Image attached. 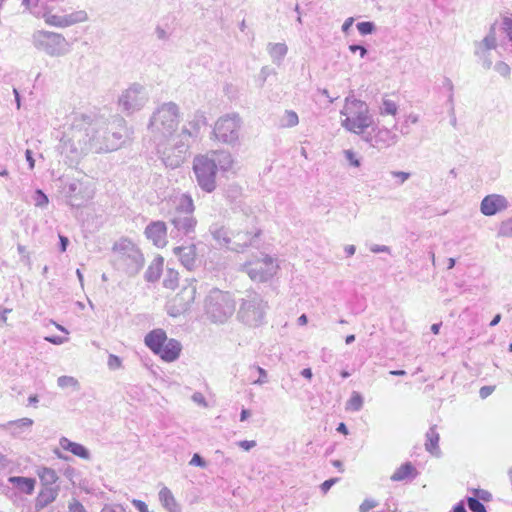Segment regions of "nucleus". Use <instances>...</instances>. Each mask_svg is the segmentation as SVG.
Instances as JSON below:
<instances>
[{
    "label": "nucleus",
    "mask_w": 512,
    "mask_h": 512,
    "mask_svg": "<svg viewBox=\"0 0 512 512\" xmlns=\"http://www.w3.org/2000/svg\"><path fill=\"white\" fill-rule=\"evenodd\" d=\"M495 71L504 78H508L511 73L510 66L503 61H499L494 65Z\"/></svg>",
    "instance_id": "obj_46"
},
{
    "label": "nucleus",
    "mask_w": 512,
    "mask_h": 512,
    "mask_svg": "<svg viewBox=\"0 0 512 512\" xmlns=\"http://www.w3.org/2000/svg\"><path fill=\"white\" fill-rule=\"evenodd\" d=\"M357 29L361 35L371 34L375 30V24L370 21L359 22Z\"/></svg>",
    "instance_id": "obj_47"
},
{
    "label": "nucleus",
    "mask_w": 512,
    "mask_h": 512,
    "mask_svg": "<svg viewBox=\"0 0 512 512\" xmlns=\"http://www.w3.org/2000/svg\"><path fill=\"white\" fill-rule=\"evenodd\" d=\"M503 25H504V30L507 32V34H512V19L505 18Z\"/></svg>",
    "instance_id": "obj_64"
},
{
    "label": "nucleus",
    "mask_w": 512,
    "mask_h": 512,
    "mask_svg": "<svg viewBox=\"0 0 512 512\" xmlns=\"http://www.w3.org/2000/svg\"><path fill=\"white\" fill-rule=\"evenodd\" d=\"M180 108L175 102H164L152 113L148 131L153 141H165L176 136L175 132L180 123Z\"/></svg>",
    "instance_id": "obj_2"
},
{
    "label": "nucleus",
    "mask_w": 512,
    "mask_h": 512,
    "mask_svg": "<svg viewBox=\"0 0 512 512\" xmlns=\"http://www.w3.org/2000/svg\"><path fill=\"white\" fill-rule=\"evenodd\" d=\"M59 444L63 450L69 451L75 456H78L85 460L90 459L89 450L82 444L73 442L66 437H61L59 440Z\"/></svg>",
    "instance_id": "obj_28"
},
{
    "label": "nucleus",
    "mask_w": 512,
    "mask_h": 512,
    "mask_svg": "<svg viewBox=\"0 0 512 512\" xmlns=\"http://www.w3.org/2000/svg\"><path fill=\"white\" fill-rule=\"evenodd\" d=\"M194 211L195 205L190 194L182 193L175 197L174 209L169 214V222L173 226L171 233L175 232L177 236L191 237L197 226Z\"/></svg>",
    "instance_id": "obj_4"
},
{
    "label": "nucleus",
    "mask_w": 512,
    "mask_h": 512,
    "mask_svg": "<svg viewBox=\"0 0 512 512\" xmlns=\"http://www.w3.org/2000/svg\"><path fill=\"white\" fill-rule=\"evenodd\" d=\"M239 447H241L245 451H249L250 449L256 446V441L254 440H242L238 443Z\"/></svg>",
    "instance_id": "obj_59"
},
{
    "label": "nucleus",
    "mask_w": 512,
    "mask_h": 512,
    "mask_svg": "<svg viewBox=\"0 0 512 512\" xmlns=\"http://www.w3.org/2000/svg\"><path fill=\"white\" fill-rule=\"evenodd\" d=\"M8 482L27 495H32L36 486V480L30 477L10 476Z\"/></svg>",
    "instance_id": "obj_30"
},
{
    "label": "nucleus",
    "mask_w": 512,
    "mask_h": 512,
    "mask_svg": "<svg viewBox=\"0 0 512 512\" xmlns=\"http://www.w3.org/2000/svg\"><path fill=\"white\" fill-rule=\"evenodd\" d=\"M207 125V118L204 111L197 110L187 121L178 134L182 139L189 142L191 138L195 139L200 135L201 129Z\"/></svg>",
    "instance_id": "obj_18"
},
{
    "label": "nucleus",
    "mask_w": 512,
    "mask_h": 512,
    "mask_svg": "<svg viewBox=\"0 0 512 512\" xmlns=\"http://www.w3.org/2000/svg\"><path fill=\"white\" fill-rule=\"evenodd\" d=\"M344 155L352 166L359 167L361 165L360 160L356 157V154L352 150H345Z\"/></svg>",
    "instance_id": "obj_52"
},
{
    "label": "nucleus",
    "mask_w": 512,
    "mask_h": 512,
    "mask_svg": "<svg viewBox=\"0 0 512 512\" xmlns=\"http://www.w3.org/2000/svg\"><path fill=\"white\" fill-rule=\"evenodd\" d=\"M474 46V54L481 61L482 67L485 70L491 69L493 65L491 50L496 49L497 47L495 27L491 26L489 33L483 38V40L475 42Z\"/></svg>",
    "instance_id": "obj_17"
},
{
    "label": "nucleus",
    "mask_w": 512,
    "mask_h": 512,
    "mask_svg": "<svg viewBox=\"0 0 512 512\" xmlns=\"http://www.w3.org/2000/svg\"><path fill=\"white\" fill-rule=\"evenodd\" d=\"M340 114L345 117L341 121V126L357 135L363 134L373 123V116L368 104L356 99L353 95L345 98Z\"/></svg>",
    "instance_id": "obj_3"
},
{
    "label": "nucleus",
    "mask_w": 512,
    "mask_h": 512,
    "mask_svg": "<svg viewBox=\"0 0 512 512\" xmlns=\"http://www.w3.org/2000/svg\"><path fill=\"white\" fill-rule=\"evenodd\" d=\"M257 372L259 373L258 379L254 380L252 384L254 385H263L268 382V376L265 369L262 367L257 366L256 367Z\"/></svg>",
    "instance_id": "obj_49"
},
{
    "label": "nucleus",
    "mask_w": 512,
    "mask_h": 512,
    "mask_svg": "<svg viewBox=\"0 0 512 512\" xmlns=\"http://www.w3.org/2000/svg\"><path fill=\"white\" fill-rule=\"evenodd\" d=\"M509 202L506 197L500 194L485 196L480 204V211L485 216H493L508 208Z\"/></svg>",
    "instance_id": "obj_20"
},
{
    "label": "nucleus",
    "mask_w": 512,
    "mask_h": 512,
    "mask_svg": "<svg viewBox=\"0 0 512 512\" xmlns=\"http://www.w3.org/2000/svg\"><path fill=\"white\" fill-rule=\"evenodd\" d=\"M127 136L125 120L113 116L111 120L97 114H75L62 137L63 152L72 160L90 151L96 153L117 150Z\"/></svg>",
    "instance_id": "obj_1"
},
{
    "label": "nucleus",
    "mask_w": 512,
    "mask_h": 512,
    "mask_svg": "<svg viewBox=\"0 0 512 512\" xmlns=\"http://www.w3.org/2000/svg\"><path fill=\"white\" fill-rule=\"evenodd\" d=\"M37 475L43 487H54L53 484L59 479L56 471L49 467H41L37 470Z\"/></svg>",
    "instance_id": "obj_34"
},
{
    "label": "nucleus",
    "mask_w": 512,
    "mask_h": 512,
    "mask_svg": "<svg viewBox=\"0 0 512 512\" xmlns=\"http://www.w3.org/2000/svg\"><path fill=\"white\" fill-rule=\"evenodd\" d=\"M33 200L37 207H45L48 205L49 202L47 195L40 189L35 191Z\"/></svg>",
    "instance_id": "obj_45"
},
{
    "label": "nucleus",
    "mask_w": 512,
    "mask_h": 512,
    "mask_svg": "<svg viewBox=\"0 0 512 512\" xmlns=\"http://www.w3.org/2000/svg\"><path fill=\"white\" fill-rule=\"evenodd\" d=\"M268 303L258 293H248L241 299L237 319L242 324L256 328L265 323Z\"/></svg>",
    "instance_id": "obj_6"
},
{
    "label": "nucleus",
    "mask_w": 512,
    "mask_h": 512,
    "mask_svg": "<svg viewBox=\"0 0 512 512\" xmlns=\"http://www.w3.org/2000/svg\"><path fill=\"white\" fill-rule=\"evenodd\" d=\"M22 5H24L33 15L44 6L43 0H22Z\"/></svg>",
    "instance_id": "obj_44"
},
{
    "label": "nucleus",
    "mask_w": 512,
    "mask_h": 512,
    "mask_svg": "<svg viewBox=\"0 0 512 512\" xmlns=\"http://www.w3.org/2000/svg\"><path fill=\"white\" fill-rule=\"evenodd\" d=\"M278 268L276 259L266 254L243 265V271L248 274L250 279L259 283L269 281L276 274Z\"/></svg>",
    "instance_id": "obj_13"
},
{
    "label": "nucleus",
    "mask_w": 512,
    "mask_h": 512,
    "mask_svg": "<svg viewBox=\"0 0 512 512\" xmlns=\"http://www.w3.org/2000/svg\"><path fill=\"white\" fill-rule=\"evenodd\" d=\"M498 237L512 238V218L507 219L500 224Z\"/></svg>",
    "instance_id": "obj_42"
},
{
    "label": "nucleus",
    "mask_w": 512,
    "mask_h": 512,
    "mask_svg": "<svg viewBox=\"0 0 512 512\" xmlns=\"http://www.w3.org/2000/svg\"><path fill=\"white\" fill-rule=\"evenodd\" d=\"M495 390V387L494 386H483L480 388L479 390V396L482 398V399H485L487 398L488 396H490Z\"/></svg>",
    "instance_id": "obj_57"
},
{
    "label": "nucleus",
    "mask_w": 512,
    "mask_h": 512,
    "mask_svg": "<svg viewBox=\"0 0 512 512\" xmlns=\"http://www.w3.org/2000/svg\"><path fill=\"white\" fill-rule=\"evenodd\" d=\"M173 253L178 257L182 265L187 270H192L196 264V248L191 244L188 246H177L173 249Z\"/></svg>",
    "instance_id": "obj_24"
},
{
    "label": "nucleus",
    "mask_w": 512,
    "mask_h": 512,
    "mask_svg": "<svg viewBox=\"0 0 512 512\" xmlns=\"http://www.w3.org/2000/svg\"><path fill=\"white\" fill-rule=\"evenodd\" d=\"M163 164L171 169L180 167L186 160L190 144L179 135L165 141H154Z\"/></svg>",
    "instance_id": "obj_7"
},
{
    "label": "nucleus",
    "mask_w": 512,
    "mask_h": 512,
    "mask_svg": "<svg viewBox=\"0 0 512 512\" xmlns=\"http://www.w3.org/2000/svg\"><path fill=\"white\" fill-rule=\"evenodd\" d=\"M272 69H270L269 67L265 66V67H262L261 71H260V78L262 80V84L267 80L268 76L272 73Z\"/></svg>",
    "instance_id": "obj_63"
},
{
    "label": "nucleus",
    "mask_w": 512,
    "mask_h": 512,
    "mask_svg": "<svg viewBox=\"0 0 512 512\" xmlns=\"http://www.w3.org/2000/svg\"><path fill=\"white\" fill-rule=\"evenodd\" d=\"M57 384L60 388L72 387L76 390L79 389L78 380L72 376H66V375L60 376L57 379Z\"/></svg>",
    "instance_id": "obj_41"
},
{
    "label": "nucleus",
    "mask_w": 512,
    "mask_h": 512,
    "mask_svg": "<svg viewBox=\"0 0 512 512\" xmlns=\"http://www.w3.org/2000/svg\"><path fill=\"white\" fill-rule=\"evenodd\" d=\"M155 33H156V36L158 39L160 40H167L169 35L168 33L166 32L165 29H163L162 27L158 26L155 30Z\"/></svg>",
    "instance_id": "obj_62"
},
{
    "label": "nucleus",
    "mask_w": 512,
    "mask_h": 512,
    "mask_svg": "<svg viewBox=\"0 0 512 512\" xmlns=\"http://www.w3.org/2000/svg\"><path fill=\"white\" fill-rule=\"evenodd\" d=\"M146 237L152 243L162 248L167 244V226L163 221H153L145 228Z\"/></svg>",
    "instance_id": "obj_21"
},
{
    "label": "nucleus",
    "mask_w": 512,
    "mask_h": 512,
    "mask_svg": "<svg viewBox=\"0 0 512 512\" xmlns=\"http://www.w3.org/2000/svg\"><path fill=\"white\" fill-rule=\"evenodd\" d=\"M439 434L436 431V427H430L429 430L426 433V443L425 448L428 452H430L433 455L439 454Z\"/></svg>",
    "instance_id": "obj_35"
},
{
    "label": "nucleus",
    "mask_w": 512,
    "mask_h": 512,
    "mask_svg": "<svg viewBox=\"0 0 512 512\" xmlns=\"http://www.w3.org/2000/svg\"><path fill=\"white\" fill-rule=\"evenodd\" d=\"M338 481L337 478H331V479H328L326 481H324L322 484H321V490L323 493H327L329 491V489Z\"/></svg>",
    "instance_id": "obj_60"
},
{
    "label": "nucleus",
    "mask_w": 512,
    "mask_h": 512,
    "mask_svg": "<svg viewBox=\"0 0 512 512\" xmlns=\"http://www.w3.org/2000/svg\"><path fill=\"white\" fill-rule=\"evenodd\" d=\"M391 175L395 178H398L400 184H403L404 182H406L411 176V174L409 172H404V171H392Z\"/></svg>",
    "instance_id": "obj_53"
},
{
    "label": "nucleus",
    "mask_w": 512,
    "mask_h": 512,
    "mask_svg": "<svg viewBox=\"0 0 512 512\" xmlns=\"http://www.w3.org/2000/svg\"><path fill=\"white\" fill-rule=\"evenodd\" d=\"M192 281L171 299L167 304V313L172 317H178L189 310L191 304L195 300L196 286Z\"/></svg>",
    "instance_id": "obj_16"
},
{
    "label": "nucleus",
    "mask_w": 512,
    "mask_h": 512,
    "mask_svg": "<svg viewBox=\"0 0 512 512\" xmlns=\"http://www.w3.org/2000/svg\"><path fill=\"white\" fill-rule=\"evenodd\" d=\"M363 407V397L360 393L354 391L347 402V409L352 411H360Z\"/></svg>",
    "instance_id": "obj_40"
},
{
    "label": "nucleus",
    "mask_w": 512,
    "mask_h": 512,
    "mask_svg": "<svg viewBox=\"0 0 512 512\" xmlns=\"http://www.w3.org/2000/svg\"><path fill=\"white\" fill-rule=\"evenodd\" d=\"M37 18H43L45 23L50 26L65 28L77 23L88 20V14L84 10H79L66 15L52 14L46 6H43L34 14Z\"/></svg>",
    "instance_id": "obj_15"
},
{
    "label": "nucleus",
    "mask_w": 512,
    "mask_h": 512,
    "mask_svg": "<svg viewBox=\"0 0 512 512\" xmlns=\"http://www.w3.org/2000/svg\"><path fill=\"white\" fill-rule=\"evenodd\" d=\"M162 349L163 350L158 351L157 355H159L163 360L167 362H172L179 357L181 352V344L175 339H167L163 344Z\"/></svg>",
    "instance_id": "obj_26"
},
{
    "label": "nucleus",
    "mask_w": 512,
    "mask_h": 512,
    "mask_svg": "<svg viewBox=\"0 0 512 512\" xmlns=\"http://www.w3.org/2000/svg\"><path fill=\"white\" fill-rule=\"evenodd\" d=\"M115 262L128 275H136L144 265V257L136 245L128 239H121L113 246Z\"/></svg>",
    "instance_id": "obj_8"
},
{
    "label": "nucleus",
    "mask_w": 512,
    "mask_h": 512,
    "mask_svg": "<svg viewBox=\"0 0 512 512\" xmlns=\"http://www.w3.org/2000/svg\"><path fill=\"white\" fill-rule=\"evenodd\" d=\"M32 42L36 49L43 51L51 57L63 56L70 51L66 38L55 32L36 31L32 36Z\"/></svg>",
    "instance_id": "obj_9"
},
{
    "label": "nucleus",
    "mask_w": 512,
    "mask_h": 512,
    "mask_svg": "<svg viewBox=\"0 0 512 512\" xmlns=\"http://www.w3.org/2000/svg\"><path fill=\"white\" fill-rule=\"evenodd\" d=\"M242 119L238 113H228L217 119L213 127L214 137L225 144H235L239 139Z\"/></svg>",
    "instance_id": "obj_11"
},
{
    "label": "nucleus",
    "mask_w": 512,
    "mask_h": 512,
    "mask_svg": "<svg viewBox=\"0 0 512 512\" xmlns=\"http://www.w3.org/2000/svg\"><path fill=\"white\" fill-rule=\"evenodd\" d=\"M59 491L60 488L58 486L42 487L35 500V509L37 511H41L54 502L59 495Z\"/></svg>",
    "instance_id": "obj_25"
},
{
    "label": "nucleus",
    "mask_w": 512,
    "mask_h": 512,
    "mask_svg": "<svg viewBox=\"0 0 512 512\" xmlns=\"http://www.w3.org/2000/svg\"><path fill=\"white\" fill-rule=\"evenodd\" d=\"M209 231L219 246L230 247L231 237H229L228 230L224 226L213 224Z\"/></svg>",
    "instance_id": "obj_33"
},
{
    "label": "nucleus",
    "mask_w": 512,
    "mask_h": 512,
    "mask_svg": "<svg viewBox=\"0 0 512 512\" xmlns=\"http://www.w3.org/2000/svg\"><path fill=\"white\" fill-rule=\"evenodd\" d=\"M288 48L284 43H269L268 44V53L272 58L273 62L276 64H280L282 59L287 54Z\"/></svg>",
    "instance_id": "obj_36"
},
{
    "label": "nucleus",
    "mask_w": 512,
    "mask_h": 512,
    "mask_svg": "<svg viewBox=\"0 0 512 512\" xmlns=\"http://www.w3.org/2000/svg\"><path fill=\"white\" fill-rule=\"evenodd\" d=\"M467 506L471 512H487L485 506L476 497H468Z\"/></svg>",
    "instance_id": "obj_43"
},
{
    "label": "nucleus",
    "mask_w": 512,
    "mask_h": 512,
    "mask_svg": "<svg viewBox=\"0 0 512 512\" xmlns=\"http://www.w3.org/2000/svg\"><path fill=\"white\" fill-rule=\"evenodd\" d=\"M474 494L477 499L483 500V501H490L492 498V495L490 492L482 489L474 490Z\"/></svg>",
    "instance_id": "obj_54"
},
{
    "label": "nucleus",
    "mask_w": 512,
    "mask_h": 512,
    "mask_svg": "<svg viewBox=\"0 0 512 512\" xmlns=\"http://www.w3.org/2000/svg\"><path fill=\"white\" fill-rule=\"evenodd\" d=\"M418 472L411 462H406L398 467L391 475L390 479L394 482H402L413 480L417 477Z\"/></svg>",
    "instance_id": "obj_27"
},
{
    "label": "nucleus",
    "mask_w": 512,
    "mask_h": 512,
    "mask_svg": "<svg viewBox=\"0 0 512 512\" xmlns=\"http://www.w3.org/2000/svg\"><path fill=\"white\" fill-rule=\"evenodd\" d=\"M149 95L145 86L133 83L122 91L118 98V106L127 115L142 110L148 103Z\"/></svg>",
    "instance_id": "obj_12"
},
{
    "label": "nucleus",
    "mask_w": 512,
    "mask_h": 512,
    "mask_svg": "<svg viewBox=\"0 0 512 512\" xmlns=\"http://www.w3.org/2000/svg\"><path fill=\"white\" fill-rule=\"evenodd\" d=\"M260 231L258 229H253L251 231H239L233 235L231 238V243L229 249L240 252L244 248L248 247L252 244L254 238L259 236Z\"/></svg>",
    "instance_id": "obj_23"
},
{
    "label": "nucleus",
    "mask_w": 512,
    "mask_h": 512,
    "mask_svg": "<svg viewBox=\"0 0 512 512\" xmlns=\"http://www.w3.org/2000/svg\"><path fill=\"white\" fill-rule=\"evenodd\" d=\"M163 267V259L156 258L153 262L148 266L145 272V279L149 282H154L159 279Z\"/></svg>",
    "instance_id": "obj_37"
},
{
    "label": "nucleus",
    "mask_w": 512,
    "mask_h": 512,
    "mask_svg": "<svg viewBox=\"0 0 512 512\" xmlns=\"http://www.w3.org/2000/svg\"><path fill=\"white\" fill-rule=\"evenodd\" d=\"M215 163L217 171L222 173L234 172V159L228 151H211L207 153Z\"/></svg>",
    "instance_id": "obj_22"
},
{
    "label": "nucleus",
    "mask_w": 512,
    "mask_h": 512,
    "mask_svg": "<svg viewBox=\"0 0 512 512\" xmlns=\"http://www.w3.org/2000/svg\"><path fill=\"white\" fill-rule=\"evenodd\" d=\"M107 365H108L109 369L116 370L121 367L122 361L118 356H116L114 354H110L108 357Z\"/></svg>",
    "instance_id": "obj_50"
},
{
    "label": "nucleus",
    "mask_w": 512,
    "mask_h": 512,
    "mask_svg": "<svg viewBox=\"0 0 512 512\" xmlns=\"http://www.w3.org/2000/svg\"><path fill=\"white\" fill-rule=\"evenodd\" d=\"M66 202L72 207H81L93 198L94 190L90 183L73 179L63 188Z\"/></svg>",
    "instance_id": "obj_14"
},
{
    "label": "nucleus",
    "mask_w": 512,
    "mask_h": 512,
    "mask_svg": "<svg viewBox=\"0 0 512 512\" xmlns=\"http://www.w3.org/2000/svg\"><path fill=\"white\" fill-rule=\"evenodd\" d=\"M370 251L373 253H390V248L386 245L374 244L370 247Z\"/></svg>",
    "instance_id": "obj_58"
},
{
    "label": "nucleus",
    "mask_w": 512,
    "mask_h": 512,
    "mask_svg": "<svg viewBox=\"0 0 512 512\" xmlns=\"http://www.w3.org/2000/svg\"><path fill=\"white\" fill-rule=\"evenodd\" d=\"M378 506V502L374 499H365L359 506L360 512H369L371 509Z\"/></svg>",
    "instance_id": "obj_48"
},
{
    "label": "nucleus",
    "mask_w": 512,
    "mask_h": 512,
    "mask_svg": "<svg viewBox=\"0 0 512 512\" xmlns=\"http://www.w3.org/2000/svg\"><path fill=\"white\" fill-rule=\"evenodd\" d=\"M159 500L162 504V506L168 511V512H179L180 508L177 504L171 490L168 487H163L159 491Z\"/></svg>",
    "instance_id": "obj_31"
},
{
    "label": "nucleus",
    "mask_w": 512,
    "mask_h": 512,
    "mask_svg": "<svg viewBox=\"0 0 512 512\" xmlns=\"http://www.w3.org/2000/svg\"><path fill=\"white\" fill-rule=\"evenodd\" d=\"M45 340L48 341L49 343L60 345L65 343L68 339L60 336H50L46 337Z\"/></svg>",
    "instance_id": "obj_61"
},
{
    "label": "nucleus",
    "mask_w": 512,
    "mask_h": 512,
    "mask_svg": "<svg viewBox=\"0 0 512 512\" xmlns=\"http://www.w3.org/2000/svg\"><path fill=\"white\" fill-rule=\"evenodd\" d=\"M398 112V105L393 100L383 98L382 103L379 107L380 115H392L395 116Z\"/></svg>",
    "instance_id": "obj_39"
},
{
    "label": "nucleus",
    "mask_w": 512,
    "mask_h": 512,
    "mask_svg": "<svg viewBox=\"0 0 512 512\" xmlns=\"http://www.w3.org/2000/svg\"><path fill=\"white\" fill-rule=\"evenodd\" d=\"M299 123L298 115L295 111L286 110L280 119V125L284 128H291Z\"/></svg>",
    "instance_id": "obj_38"
},
{
    "label": "nucleus",
    "mask_w": 512,
    "mask_h": 512,
    "mask_svg": "<svg viewBox=\"0 0 512 512\" xmlns=\"http://www.w3.org/2000/svg\"><path fill=\"white\" fill-rule=\"evenodd\" d=\"M373 131L375 132L374 137H365L364 140L371 142V145L378 149L394 146L399 141L398 135L392 129L387 127H378L373 129Z\"/></svg>",
    "instance_id": "obj_19"
},
{
    "label": "nucleus",
    "mask_w": 512,
    "mask_h": 512,
    "mask_svg": "<svg viewBox=\"0 0 512 512\" xmlns=\"http://www.w3.org/2000/svg\"><path fill=\"white\" fill-rule=\"evenodd\" d=\"M166 340V333L162 329L153 330L145 336L146 346L149 347L155 354H157L159 350H163L162 346Z\"/></svg>",
    "instance_id": "obj_29"
},
{
    "label": "nucleus",
    "mask_w": 512,
    "mask_h": 512,
    "mask_svg": "<svg viewBox=\"0 0 512 512\" xmlns=\"http://www.w3.org/2000/svg\"><path fill=\"white\" fill-rule=\"evenodd\" d=\"M69 512H87L85 507L77 499H72L68 505Z\"/></svg>",
    "instance_id": "obj_51"
},
{
    "label": "nucleus",
    "mask_w": 512,
    "mask_h": 512,
    "mask_svg": "<svg viewBox=\"0 0 512 512\" xmlns=\"http://www.w3.org/2000/svg\"><path fill=\"white\" fill-rule=\"evenodd\" d=\"M349 50L353 53L359 52L361 58H364L367 55V49L362 45L352 44L349 46Z\"/></svg>",
    "instance_id": "obj_56"
},
{
    "label": "nucleus",
    "mask_w": 512,
    "mask_h": 512,
    "mask_svg": "<svg viewBox=\"0 0 512 512\" xmlns=\"http://www.w3.org/2000/svg\"><path fill=\"white\" fill-rule=\"evenodd\" d=\"M217 168L212 158L206 154L198 155L193 160V173L199 188L212 193L217 188Z\"/></svg>",
    "instance_id": "obj_10"
},
{
    "label": "nucleus",
    "mask_w": 512,
    "mask_h": 512,
    "mask_svg": "<svg viewBox=\"0 0 512 512\" xmlns=\"http://www.w3.org/2000/svg\"><path fill=\"white\" fill-rule=\"evenodd\" d=\"M233 296L226 291L212 289L205 299V314L214 324H224L235 312Z\"/></svg>",
    "instance_id": "obj_5"
},
{
    "label": "nucleus",
    "mask_w": 512,
    "mask_h": 512,
    "mask_svg": "<svg viewBox=\"0 0 512 512\" xmlns=\"http://www.w3.org/2000/svg\"><path fill=\"white\" fill-rule=\"evenodd\" d=\"M33 425V420L30 418H21L14 421H9L2 427L8 430L13 436H19L24 429H28Z\"/></svg>",
    "instance_id": "obj_32"
},
{
    "label": "nucleus",
    "mask_w": 512,
    "mask_h": 512,
    "mask_svg": "<svg viewBox=\"0 0 512 512\" xmlns=\"http://www.w3.org/2000/svg\"><path fill=\"white\" fill-rule=\"evenodd\" d=\"M190 465L198 466V467H205L206 462L205 460L197 453H195L192 457V459L189 462Z\"/></svg>",
    "instance_id": "obj_55"
}]
</instances>
